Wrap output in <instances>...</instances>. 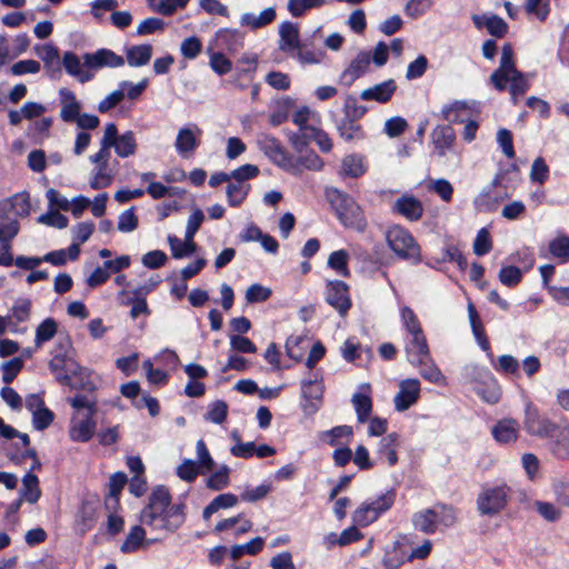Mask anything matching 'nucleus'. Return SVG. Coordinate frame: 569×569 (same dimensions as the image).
<instances>
[{"label":"nucleus","mask_w":569,"mask_h":569,"mask_svg":"<svg viewBox=\"0 0 569 569\" xmlns=\"http://www.w3.org/2000/svg\"><path fill=\"white\" fill-rule=\"evenodd\" d=\"M238 502V497L233 493H221L217 496L204 509L202 517L208 520L214 512L220 509L231 508Z\"/></svg>","instance_id":"39"},{"label":"nucleus","mask_w":569,"mask_h":569,"mask_svg":"<svg viewBox=\"0 0 569 569\" xmlns=\"http://www.w3.org/2000/svg\"><path fill=\"white\" fill-rule=\"evenodd\" d=\"M97 428L94 416H86L77 423H72L69 429V437L76 442H88L92 439Z\"/></svg>","instance_id":"25"},{"label":"nucleus","mask_w":569,"mask_h":569,"mask_svg":"<svg viewBox=\"0 0 569 569\" xmlns=\"http://www.w3.org/2000/svg\"><path fill=\"white\" fill-rule=\"evenodd\" d=\"M279 49L290 56L302 44L298 24L291 21H284L279 26Z\"/></svg>","instance_id":"19"},{"label":"nucleus","mask_w":569,"mask_h":569,"mask_svg":"<svg viewBox=\"0 0 569 569\" xmlns=\"http://www.w3.org/2000/svg\"><path fill=\"white\" fill-rule=\"evenodd\" d=\"M410 335L412 339L406 347V352L409 356L408 360L412 366L421 367L425 365V359H430L431 355L427 338L423 330H421V333L412 332Z\"/></svg>","instance_id":"16"},{"label":"nucleus","mask_w":569,"mask_h":569,"mask_svg":"<svg viewBox=\"0 0 569 569\" xmlns=\"http://www.w3.org/2000/svg\"><path fill=\"white\" fill-rule=\"evenodd\" d=\"M259 149L279 168L290 174L299 176L306 170L305 154L299 153L295 157L286 150L281 142L269 136H263L257 141Z\"/></svg>","instance_id":"5"},{"label":"nucleus","mask_w":569,"mask_h":569,"mask_svg":"<svg viewBox=\"0 0 569 569\" xmlns=\"http://www.w3.org/2000/svg\"><path fill=\"white\" fill-rule=\"evenodd\" d=\"M523 429L528 435L541 439H552L559 431V425L540 415V410L531 401L526 405Z\"/></svg>","instance_id":"8"},{"label":"nucleus","mask_w":569,"mask_h":569,"mask_svg":"<svg viewBox=\"0 0 569 569\" xmlns=\"http://www.w3.org/2000/svg\"><path fill=\"white\" fill-rule=\"evenodd\" d=\"M48 366L60 385H70L71 378L81 376L86 371V368L70 355L54 353Z\"/></svg>","instance_id":"10"},{"label":"nucleus","mask_w":569,"mask_h":569,"mask_svg":"<svg viewBox=\"0 0 569 569\" xmlns=\"http://www.w3.org/2000/svg\"><path fill=\"white\" fill-rule=\"evenodd\" d=\"M99 498L82 501L78 515L77 522L83 532L91 530L98 518Z\"/></svg>","instance_id":"23"},{"label":"nucleus","mask_w":569,"mask_h":569,"mask_svg":"<svg viewBox=\"0 0 569 569\" xmlns=\"http://www.w3.org/2000/svg\"><path fill=\"white\" fill-rule=\"evenodd\" d=\"M371 391V385L369 382H363L359 386V391L355 392L351 398L359 423L368 422L372 415L373 401Z\"/></svg>","instance_id":"14"},{"label":"nucleus","mask_w":569,"mask_h":569,"mask_svg":"<svg viewBox=\"0 0 569 569\" xmlns=\"http://www.w3.org/2000/svg\"><path fill=\"white\" fill-rule=\"evenodd\" d=\"M153 287H136L132 291L122 290L119 293V299L122 305H130V316L137 319L140 315L149 316L150 309L147 303V296Z\"/></svg>","instance_id":"13"},{"label":"nucleus","mask_w":569,"mask_h":569,"mask_svg":"<svg viewBox=\"0 0 569 569\" xmlns=\"http://www.w3.org/2000/svg\"><path fill=\"white\" fill-rule=\"evenodd\" d=\"M229 472L230 469L228 466H221L207 478L206 486L216 491L224 489L229 486Z\"/></svg>","instance_id":"47"},{"label":"nucleus","mask_w":569,"mask_h":569,"mask_svg":"<svg viewBox=\"0 0 569 569\" xmlns=\"http://www.w3.org/2000/svg\"><path fill=\"white\" fill-rule=\"evenodd\" d=\"M325 386L323 378L320 376L318 378V373H316L315 379H302L301 380V397L309 401L311 399L321 401L323 398Z\"/></svg>","instance_id":"34"},{"label":"nucleus","mask_w":569,"mask_h":569,"mask_svg":"<svg viewBox=\"0 0 569 569\" xmlns=\"http://www.w3.org/2000/svg\"><path fill=\"white\" fill-rule=\"evenodd\" d=\"M491 363L497 371L503 375L516 377L520 375L519 361L511 355H502L497 361L493 360Z\"/></svg>","instance_id":"45"},{"label":"nucleus","mask_w":569,"mask_h":569,"mask_svg":"<svg viewBox=\"0 0 569 569\" xmlns=\"http://www.w3.org/2000/svg\"><path fill=\"white\" fill-rule=\"evenodd\" d=\"M20 496L29 503L38 502L41 497L39 478L31 471L27 472L22 478Z\"/></svg>","instance_id":"33"},{"label":"nucleus","mask_w":569,"mask_h":569,"mask_svg":"<svg viewBox=\"0 0 569 569\" xmlns=\"http://www.w3.org/2000/svg\"><path fill=\"white\" fill-rule=\"evenodd\" d=\"M350 287H327L326 301L345 317L352 307L349 295Z\"/></svg>","instance_id":"21"},{"label":"nucleus","mask_w":569,"mask_h":569,"mask_svg":"<svg viewBox=\"0 0 569 569\" xmlns=\"http://www.w3.org/2000/svg\"><path fill=\"white\" fill-rule=\"evenodd\" d=\"M38 223L49 227L63 229L68 226V218L60 213L58 210L49 209L47 213L41 214L37 219Z\"/></svg>","instance_id":"56"},{"label":"nucleus","mask_w":569,"mask_h":569,"mask_svg":"<svg viewBox=\"0 0 569 569\" xmlns=\"http://www.w3.org/2000/svg\"><path fill=\"white\" fill-rule=\"evenodd\" d=\"M251 241H259L262 248L272 254L279 249V243L272 236L263 233L258 227L251 224Z\"/></svg>","instance_id":"50"},{"label":"nucleus","mask_w":569,"mask_h":569,"mask_svg":"<svg viewBox=\"0 0 569 569\" xmlns=\"http://www.w3.org/2000/svg\"><path fill=\"white\" fill-rule=\"evenodd\" d=\"M53 420L54 413L48 407H43L42 409L32 413V425L33 428L38 431H43L49 428Z\"/></svg>","instance_id":"59"},{"label":"nucleus","mask_w":569,"mask_h":569,"mask_svg":"<svg viewBox=\"0 0 569 569\" xmlns=\"http://www.w3.org/2000/svg\"><path fill=\"white\" fill-rule=\"evenodd\" d=\"M58 332V323L53 318H46L36 329L34 347L40 348Z\"/></svg>","instance_id":"37"},{"label":"nucleus","mask_w":569,"mask_h":569,"mask_svg":"<svg viewBox=\"0 0 569 569\" xmlns=\"http://www.w3.org/2000/svg\"><path fill=\"white\" fill-rule=\"evenodd\" d=\"M371 56L369 52L360 51L350 62L348 68L341 73L340 82L350 87L358 78L363 76L369 68Z\"/></svg>","instance_id":"18"},{"label":"nucleus","mask_w":569,"mask_h":569,"mask_svg":"<svg viewBox=\"0 0 569 569\" xmlns=\"http://www.w3.org/2000/svg\"><path fill=\"white\" fill-rule=\"evenodd\" d=\"M390 249L400 258L420 260V247L412 234L400 226L391 227L386 234Z\"/></svg>","instance_id":"7"},{"label":"nucleus","mask_w":569,"mask_h":569,"mask_svg":"<svg viewBox=\"0 0 569 569\" xmlns=\"http://www.w3.org/2000/svg\"><path fill=\"white\" fill-rule=\"evenodd\" d=\"M227 415H228L227 403L223 400H217L210 406L204 418L208 421L219 425L226 420Z\"/></svg>","instance_id":"61"},{"label":"nucleus","mask_w":569,"mask_h":569,"mask_svg":"<svg viewBox=\"0 0 569 569\" xmlns=\"http://www.w3.org/2000/svg\"><path fill=\"white\" fill-rule=\"evenodd\" d=\"M525 10L528 14L537 17L545 21L550 12L549 0H525Z\"/></svg>","instance_id":"51"},{"label":"nucleus","mask_w":569,"mask_h":569,"mask_svg":"<svg viewBox=\"0 0 569 569\" xmlns=\"http://www.w3.org/2000/svg\"><path fill=\"white\" fill-rule=\"evenodd\" d=\"M151 44L132 46L126 50L127 62L130 67H142L149 63L152 57Z\"/></svg>","instance_id":"28"},{"label":"nucleus","mask_w":569,"mask_h":569,"mask_svg":"<svg viewBox=\"0 0 569 569\" xmlns=\"http://www.w3.org/2000/svg\"><path fill=\"white\" fill-rule=\"evenodd\" d=\"M473 391L489 405L498 403L502 396L501 387L495 376L489 378L482 385L475 386Z\"/></svg>","instance_id":"26"},{"label":"nucleus","mask_w":569,"mask_h":569,"mask_svg":"<svg viewBox=\"0 0 569 569\" xmlns=\"http://www.w3.org/2000/svg\"><path fill=\"white\" fill-rule=\"evenodd\" d=\"M326 0H289L288 10L293 17H301L307 10L320 8Z\"/></svg>","instance_id":"53"},{"label":"nucleus","mask_w":569,"mask_h":569,"mask_svg":"<svg viewBox=\"0 0 569 569\" xmlns=\"http://www.w3.org/2000/svg\"><path fill=\"white\" fill-rule=\"evenodd\" d=\"M397 90V83L393 79H388L373 87L367 88L361 91L360 99L363 101H376L379 103H387L391 100Z\"/></svg>","instance_id":"20"},{"label":"nucleus","mask_w":569,"mask_h":569,"mask_svg":"<svg viewBox=\"0 0 569 569\" xmlns=\"http://www.w3.org/2000/svg\"><path fill=\"white\" fill-rule=\"evenodd\" d=\"M492 249V241L490 233L486 228H481L473 241V252L481 257L489 253Z\"/></svg>","instance_id":"58"},{"label":"nucleus","mask_w":569,"mask_h":569,"mask_svg":"<svg viewBox=\"0 0 569 569\" xmlns=\"http://www.w3.org/2000/svg\"><path fill=\"white\" fill-rule=\"evenodd\" d=\"M402 542L397 540L393 542L391 549L385 550V557L382 559V565L385 569H399L407 558H405L406 552L401 549Z\"/></svg>","instance_id":"38"},{"label":"nucleus","mask_w":569,"mask_h":569,"mask_svg":"<svg viewBox=\"0 0 569 569\" xmlns=\"http://www.w3.org/2000/svg\"><path fill=\"white\" fill-rule=\"evenodd\" d=\"M249 530V521H240V516L231 517L219 521L214 529V533L226 532V535H232L237 538L240 535L246 533Z\"/></svg>","instance_id":"31"},{"label":"nucleus","mask_w":569,"mask_h":569,"mask_svg":"<svg viewBox=\"0 0 569 569\" xmlns=\"http://www.w3.org/2000/svg\"><path fill=\"white\" fill-rule=\"evenodd\" d=\"M82 59L83 61L81 62L79 57L72 51L64 52L62 57L66 71L81 83L88 82L93 78L91 70L103 67L116 68L124 64L123 57L109 49H99L96 52L86 53Z\"/></svg>","instance_id":"3"},{"label":"nucleus","mask_w":569,"mask_h":569,"mask_svg":"<svg viewBox=\"0 0 569 569\" xmlns=\"http://www.w3.org/2000/svg\"><path fill=\"white\" fill-rule=\"evenodd\" d=\"M249 180V164L233 170L227 186V197L231 206L240 204L247 197L248 189L244 182Z\"/></svg>","instance_id":"12"},{"label":"nucleus","mask_w":569,"mask_h":569,"mask_svg":"<svg viewBox=\"0 0 569 569\" xmlns=\"http://www.w3.org/2000/svg\"><path fill=\"white\" fill-rule=\"evenodd\" d=\"M485 27L491 36L497 38H503L508 32V24L502 18L496 14L486 18Z\"/></svg>","instance_id":"63"},{"label":"nucleus","mask_w":569,"mask_h":569,"mask_svg":"<svg viewBox=\"0 0 569 569\" xmlns=\"http://www.w3.org/2000/svg\"><path fill=\"white\" fill-rule=\"evenodd\" d=\"M198 146L196 133L189 128H183L179 131L176 148L179 153L187 154L192 152Z\"/></svg>","instance_id":"44"},{"label":"nucleus","mask_w":569,"mask_h":569,"mask_svg":"<svg viewBox=\"0 0 569 569\" xmlns=\"http://www.w3.org/2000/svg\"><path fill=\"white\" fill-rule=\"evenodd\" d=\"M506 176H513V178H519L518 166L511 163L507 169L500 170L495 176L491 183L475 198V206L479 211H495L498 208L500 200L510 197L508 190H513L515 186L503 183Z\"/></svg>","instance_id":"4"},{"label":"nucleus","mask_w":569,"mask_h":569,"mask_svg":"<svg viewBox=\"0 0 569 569\" xmlns=\"http://www.w3.org/2000/svg\"><path fill=\"white\" fill-rule=\"evenodd\" d=\"M412 523L416 529L427 535H432L437 530L438 512L432 508H428L421 512H416L412 516Z\"/></svg>","instance_id":"27"},{"label":"nucleus","mask_w":569,"mask_h":569,"mask_svg":"<svg viewBox=\"0 0 569 569\" xmlns=\"http://www.w3.org/2000/svg\"><path fill=\"white\" fill-rule=\"evenodd\" d=\"M489 82L499 92L508 88L513 104H517L519 97L528 91L530 87L529 74L517 69L511 43L502 46L499 67L490 74Z\"/></svg>","instance_id":"2"},{"label":"nucleus","mask_w":569,"mask_h":569,"mask_svg":"<svg viewBox=\"0 0 569 569\" xmlns=\"http://www.w3.org/2000/svg\"><path fill=\"white\" fill-rule=\"evenodd\" d=\"M144 538L146 530L141 526L136 525L131 527L129 533L120 547V551L122 553L137 552L142 547Z\"/></svg>","instance_id":"35"},{"label":"nucleus","mask_w":569,"mask_h":569,"mask_svg":"<svg viewBox=\"0 0 569 569\" xmlns=\"http://www.w3.org/2000/svg\"><path fill=\"white\" fill-rule=\"evenodd\" d=\"M348 259L349 253L341 249L333 251L328 259V266L335 270L339 276H342L345 278L349 277V270H348Z\"/></svg>","instance_id":"46"},{"label":"nucleus","mask_w":569,"mask_h":569,"mask_svg":"<svg viewBox=\"0 0 569 569\" xmlns=\"http://www.w3.org/2000/svg\"><path fill=\"white\" fill-rule=\"evenodd\" d=\"M421 397V383L417 378H408L399 383V391L395 396V409L405 412L415 406Z\"/></svg>","instance_id":"11"},{"label":"nucleus","mask_w":569,"mask_h":569,"mask_svg":"<svg viewBox=\"0 0 569 569\" xmlns=\"http://www.w3.org/2000/svg\"><path fill=\"white\" fill-rule=\"evenodd\" d=\"M367 107L359 104L356 97L348 94L345 100L343 113L345 118L359 120L367 113Z\"/></svg>","instance_id":"54"},{"label":"nucleus","mask_w":569,"mask_h":569,"mask_svg":"<svg viewBox=\"0 0 569 569\" xmlns=\"http://www.w3.org/2000/svg\"><path fill=\"white\" fill-rule=\"evenodd\" d=\"M337 130L340 137L347 142L358 141L365 138V132L361 126L358 123V120L350 118L343 117L337 123Z\"/></svg>","instance_id":"29"},{"label":"nucleus","mask_w":569,"mask_h":569,"mask_svg":"<svg viewBox=\"0 0 569 569\" xmlns=\"http://www.w3.org/2000/svg\"><path fill=\"white\" fill-rule=\"evenodd\" d=\"M510 487L507 485L485 489L477 499L478 510L482 516H496L503 510L508 503V492Z\"/></svg>","instance_id":"9"},{"label":"nucleus","mask_w":569,"mask_h":569,"mask_svg":"<svg viewBox=\"0 0 569 569\" xmlns=\"http://www.w3.org/2000/svg\"><path fill=\"white\" fill-rule=\"evenodd\" d=\"M548 250L550 254L561 262L569 261V237L561 234L549 242Z\"/></svg>","instance_id":"42"},{"label":"nucleus","mask_w":569,"mask_h":569,"mask_svg":"<svg viewBox=\"0 0 569 569\" xmlns=\"http://www.w3.org/2000/svg\"><path fill=\"white\" fill-rule=\"evenodd\" d=\"M396 497L397 491L395 488H391L387 492L380 495L377 500L369 502V506L372 508L370 509V512L372 513L373 521H377L381 515L392 508Z\"/></svg>","instance_id":"36"},{"label":"nucleus","mask_w":569,"mask_h":569,"mask_svg":"<svg viewBox=\"0 0 569 569\" xmlns=\"http://www.w3.org/2000/svg\"><path fill=\"white\" fill-rule=\"evenodd\" d=\"M10 203L16 216L23 218L30 214V197L27 192H20L14 194L11 198Z\"/></svg>","instance_id":"57"},{"label":"nucleus","mask_w":569,"mask_h":569,"mask_svg":"<svg viewBox=\"0 0 569 569\" xmlns=\"http://www.w3.org/2000/svg\"><path fill=\"white\" fill-rule=\"evenodd\" d=\"M421 367L423 368L421 369L420 375L423 379L432 383H439L445 380V376L431 357L430 359H425V365Z\"/></svg>","instance_id":"62"},{"label":"nucleus","mask_w":569,"mask_h":569,"mask_svg":"<svg viewBox=\"0 0 569 569\" xmlns=\"http://www.w3.org/2000/svg\"><path fill=\"white\" fill-rule=\"evenodd\" d=\"M177 476L186 481L193 482L197 477L201 473L200 465L191 459H184L177 468Z\"/></svg>","instance_id":"48"},{"label":"nucleus","mask_w":569,"mask_h":569,"mask_svg":"<svg viewBox=\"0 0 569 569\" xmlns=\"http://www.w3.org/2000/svg\"><path fill=\"white\" fill-rule=\"evenodd\" d=\"M68 402L76 410L86 409V416H96L98 410L97 400H90L86 395L82 393H77L74 397L68 398Z\"/></svg>","instance_id":"55"},{"label":"nucleus","mask_w":569,"mask_h":569,"mask_svg":"<svg viewBox=\"0 0 569 569\" xmlns=\"http://www.w3.org/2000/svg\"><path fill=\"white\" fill-rule=\"evenodd\" d=\"M330 203L345 227L359 231L365 230L367 221L363 210L352 197L339 190H335L330 196Z\"/></svg>","instance_id":"6"},{"label":"nucleus","mask_w":569,"mask_h":569,"mask_svg":"<svg viewBox=\"0 0 569 569\" xmlns=\"http://www.w3.org/2000/svg\"><path fill=\"white\" fill-rule=\"evenodd\" d=\"M60 96V117L64 122H73L78 118L81 104L77 100L74 93L68 88H61L59 90Z\"/></svg>","instance_id":"22"},{"label":"nucleus","mask_w":569,"mask_h":569,"mask_svg":"<svg viewBox=\"0 0 569 569\" xmlns=\"http://www.w3.org/2000/svg\"><path fill=\"white\" fill-rule=\"evenodd\" d=\"M112 147L116 153L121 158L133 156L137 150L134 133L132 131L124 132L112 143Z\"/></svg>","instance_id":"40"},{"label":"nucleus","mask_w":569,"mask_h":569,"mask_svg":"<svg viewBox=\"0 0 569 569\" xmlns=\"http://www.w3.org/2000/svg\"><path fill=\"white\" fill-rule=\"evenodd\" d=\"M168 242H169L172 256L178 259L190 256L196 250V243L193 242V239L188 240V238H186V237H184V241H182L174 236H169Z\"/></svg>","instance_id":"43"},{"label":"nucleus","mask_w":569,"mask_h":569,"mask_svg":"<svg viewBox=\"0 0 569 569\" xmlns=\"http://www.w3.org/2000/svg\"><path fill=\"white\" fill-rule=\"evenodd\" d=\"M392 211L409 221H418L423 214L422 202L412 194H402L392 204Z\"/></svg>","instance_id":"15"},{"label":"nucleus","mask_w":569,"mask_h":569,"mask_svg":"<svg viewBox=\"0 0 569 569\" xmlns=\"http://www.w3.org/2000/svg\"><path fill=\"white\" fill-rule=\"evenodd\" d=\"M113 172L109 167V163L96 164L94 173L90 181V187L94 190L103 189L108 187L113 180Z\"/></svg>","instance_id":"41"},{"label":"nucleus","mask_w":569,"mask_h":569,"mask_svg":"<svg viewBox=\"0 0 569 569\" xmlns=\"http://www.w3.org/2000/svg\"><path fill=\"white\" fill-rule=\"evenodd\" d=\"M520 425L515 418H502L491 428L493 439L500 445L516 442L519 438Z\"/></svg>","instance_id":"17"},{"label":"nucleus","mask_w":569,"mask_h":569,"mask_svg":"<svg viewBox=\"0 0 569 569\" xmlns=\"http://www.w3.org/2000/svg\"><path fill=\"white\" fill-rule=\"evenodd\" d=\"M556 440L550 442L552 455L560 460H569V425L560 428L553 437Z\"/></svg>","instance_id":"32"},{"label":"nucleus","mask_w":569,"mask_h":569,"mask_svg":"<svg viewBox=\"0 0 569 569\" xmlns=\"http://www.w3.org/2000/svg\"><path fill=\"white\" fill-rule=\"evenodd\" d=\"M367 171L363 158L359 154L346 156L341 161L340 173L345 177L353 179L360 178Z\"/></svg>","instance_id":"30"},{"label":"nucleus","mask_w":569,"mask_h":569,"mask_svg":"<svg viewBox=\"0 0 569 569\" xmlns=\"http://www.w3.org/2000/svg\"><path fill=\"white\" fill-rule=\"evenodd\" d=\"M466 376L470 382L475 383V386H479L491 378L493 373L488 368L479 365H470L466 367Z\"/></svg>","instance_id":"60"},{"label":"nucleus","mask_w":569,"mask_h":569,"mask_svg":"<svg viewBox=\"0 0 569 569\" xmlns=\"http://www.w3.org/2000/svg\"><path fill=\"white\" fill-rule=\"evenodd\" d=\"M353 429L351 426L342 425L331 428L330 430L322 431L320 439L326 441L329 446L335 447L338 445V439L342 437H351Z\"/></svg>","instance_id":"49"},{"label":"nucleus","mask_w":569,"mask_h":569,"mask_svg":"<svg viewBox=\"0 0 569 569\" xmlns=\"http://www.w3.org/2000/svg\"><path fill=\"white\" fill-rule=\"evenodd\" d=\"M538 513L549 522H556L561 517V511L553 503L537 500L535 502Z\"/></svg>","instance_id":"64"},{"label":"nucleus","mask_w":569,"mask_h":569,"mask_svg":"<svg viewBox=\"0 0 569 569\" xmlns=\"http://www.w3.org/2000/svg\"><path fill=\"white\" fill-rule=\"evenodd\" d=\"M186 505H171V495L167 487H156L149 496L147 506L141 510L140 521L153 530L174 532L186 520Z\"/></svg>","instance_id":"1"},{"label":"nucleus","mask_w":569,"mask_h":569,"mask_svg":"<svg viewBox=\"0 0 569 569\" xmlns=\"http://www.w3.org/2000/svg\"><path fill=\"white\" fill-rule=\"evenodd\" d=\"M456 139L453 129L450 126H437L431 132V141L439 157H443Z\"/></svg>","instance_id":"24"},{"label":"nucleus","mask_w":569,"mask_h":569,"mask_svg":"<svg viewBox=\"0 0 569 569\" xmlns=\"http://www.w3.org/2000/svg\"><path fill=\"white\" fill-rule=\"evenodd\" d=\"M305 339V336H289L286 340V355L297 363L301 362L303 359V349L300 345Z\"/></svg>","instance_id":"52"}]
</instances>
